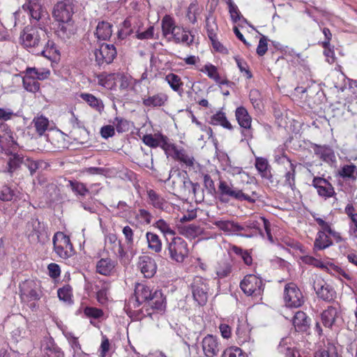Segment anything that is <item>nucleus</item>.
Returning a JSON list of instances; mask_svg holds the SVG:
<instances>
[{
	"instance_id": "obj_57",
	"label": "nucleus",
	"mask_w": 357,
	"mask_h": 357,
	"mask_svg": "<svg viewBox=\"0 0 357 357\" xmlns=\"http://www.w3.org/2000/svg\"><path fill=\"white\" fill-rule=\"evenodd\" d=\"M331 274L334 275L335 277L338 278L340 280H347V281L351 282L352 280V277L347 273L344 270L341 268L333 264H330L328 269L327 271Z\"/></svg>"
},
{
	"instance_id": "obj_61",
	"label": "nucleus",
	"mask_w": 357,
	"mask_h": 357,
	"mask_svg": "<svg viewBox=\"0 0 357 357\" xmlns=\"http://www.w3.org/2000/svg\"><path fill=\"white\" fill-rule=\"evenodd\" d=\"M122 233L125 237L126 243L128 246V250L132 253V248L134 247V231L128 225L123 227Z\"/></svg>"
},
{
	"instance_id": "obj_29",
	"label": "nucleus",
	"mask_w": 357,
	"mask_h": 357,
	"mask_svg": "<svg viewBox=\"0 0 357 357\" xmlns=\"http://www.w3.org/2000/svg\"><path fill=\"white\" fill-rule=\"evenodd\" d=\"M278 349L285 357H300L299 353L294 349V346L290 337L282 338L280 342Z\"/></svg>"
},
{
	"instance_id": "obj_17",
	"label": "nucleus",
	"mask_w": 357,
	"mask_h": 357,
	"mask_svg": "<svg viewBox=\"0 0 357 357\" xmlns=\"http://www.w3.org/2000/svg\"><path fill=\"white\" fill-rule=\"evenodd\" d=\"M218 188L222 195H226L241 201L254 202L249 195L244 194L241 190L234 188L231 184L225 181H220Z\"/></svg>"
},
{
	"instance_id": "obj_31",
	"label": "nucleus",
	"mask_w": 357,
	"mask_h": 357,
	"mask_svg": "<svg viewBox=\"0 0 357 357\" xmlns=\"http://www.w3.org/2000/svg\"><path fill=\"white\" fill-rule=\"evenodd\" d=\"M39 54L48 59L50 61H56L59 59V51L52 40H47L44 47L40 45Z\"/></svg>"
},
{
	"instance_id": "obj_40",
	"label": "nucleus",
	"mask_w": 357,
	"mask_h": 357,
	"mask_svg": "<svg viewBox=\"0 0 357 357\" xmlns=\"http://www.w3.org/2000/svg\"><path fill=\"white\" fill-rule=\"evenodd\" d=\"M112 24L107 22L102 21L98 22L95 33L97 38L102 40L109 39L112 33Z\"/></svg>"
},
{
	"instance_id": "obj_15",
	"label": "nucleus",
	"mask_w": 357,
	"mask_h": 357,
	"mask_svg": "<svg viewBox=\"0 0 357 357\" xmlns=\"http://www.w3.org/2000/svg\"><path fill=\"white\" fill-rule=\"evenodd\" d=\"M235 116L239 126L244 129L242 131V135L244 136L245 139L248 140L251 139L252 132L250 128L252 118L248 110L244 107H238L236 109Z\"/></svg>"
},
{
	"instance_id": "obj_45",
	"label": "nucleus",
	"mask_w": 357,
	"mask_h": 357,
	"mask_svg": "<svg viewBox=\"0 0 357 357\" xmlns=\"http://www.w3.org/2000/svg\"><path fill=\"white\" fill-rule=\"evenodd\" d=\"M32 123L33 124L37 134L39 136H43L48 128L49 120L45 116L41 115L35 117L32 121Z\"/></svg>"
},
{
	"instance_id": "obj_62",
	"label": "nucleus",
	"mask_w": 357,
	"mask_h": 357,
	"mask_svg": "<svg viewBox=\"0 0 357 357\" xmlns=\"http://www.w3.org/2000/svg\"><path fill=\"white\" fill-rule=\"evenodd\" d=\"M201 10L197 2H192L188 8L187 17L189 21L195 24L197 22V17L200 14Z\"/></svg>"
},
{
	"instance_id": "obj_22",
	"label": "nucleus",
	"mask_w": 357,
	"mask_h": 357,
	"mask_svg": "<svg viewBox=\"0 0 357 357\" xmlns=\"http://www.w3.org/2000/svg\"><path fill=\"white\" fill-rule=\"evenodd\" d=\"M337 176L344 182L355 183L357 181V166L351 162L344 164L340 167Z\"/></svg>"
},
{
	"instance_id": "obj_46",
	"label": "nucleus",
	"mask_w": 357,
	"mask_h": 357,
	"mask_svg": "<svg viewBox=\"0 0 357 357\" xmlns=\"http://www.w3.org/2000/svg\"><path fill=\"white\" fill-rule=\"evenodd\" d=\"M23 86L29 92L36 93L40 89L39 82L29 73L26 74L23 77Z\"/></svg>"
},
{
	"instance_id": "obj_48",
	"label": "nucleus",
	"mask_w": 357,
	"mask_h": 357,
	"mask_svg": "<svg viewBox=\"0 0 357 357\" xmlns=\"http://www.w3.org/2000/svg\"><path fill=\"white\" fill-rule=\"evenodd\" d=\"M284 160H287V162L289 165V169L286 172L284 175V185L291 188L292 190L295 187V168L296 165H294L291 160L286 156L282 158Z\"/></svg>"
},
{
	"instance_id": "obj_19",
	"label": "nucleus",
	"mask_w": 357,
	"mask_h": 357,
	"mask_svg": "<svg viewBox=\"0 0 357 357\" xmlns=\"http://www.w3.org/2000/svg\"><path fill=\"white\" fill-rule=\"evenodd\" d=\"M312 185L317 189L318 195L325 199L332 197L335 194L332 184L321 177H314Z\"/></svg>"
},
{
	"instance_id": "obj_50",
	"label": "nucleus",
	"mask_w": 357,
	"mask_h": 357,
	"mask_svg": "<svg viewBox=\"0 0 357 357\" xmlns=\"http://www.w3.org/2000/svg\"><path fill=\"white\" fill-rule=\"evenodd\" d=\"M41 229L40 222L37 218H31L26 225L25 233L29 236H36L38 237Z\"/></svg>"
},
{
	"instance_id": "obj_42",
	"label": "nucleus",
	"mask_w": 357,
	"mask_h": 357,
	"mask_svg": "<svg viewBox=\"0 0 357 357\" xmlns=\"http://www.w3.org/2000/svg\"><path fill=\"white\" fill-rule=\"evenodd\" d=\"M161 26L162 35L167 39L174 33V30L178 27V26L176 25L174 20L167 15L162 18Z\"/></svg>"
},
{
	"instance_id": "obj_53",
	"label": "nucleus",
	"mask_w": 357,
	"mask_h": 357,
	"mask_svg": "<svg viewBox=\"0 0 357 357\" xmlns=\"http://www.w3.org/2000/svg\"><path fill=\"white\" fill-rule=\"evenodd\" d=\"M68 187H69L76 195L84 197L89 192V189L84 183L75 180L68 181Z\"/></svg>"
},
{
	"instance_id": "obj_16",
	"label": "nucleus",
	"mask_w": 357,
	"mask_h": 357,
	"mask_svg": "<svg viewBox=\"0 0 357 357\" xmlns=\"http://www.w3.org/2000/svg\"><path fill=\"white\" fill-rule=\"evenodd\" d=\"M314 289L317 296L325 301L329 302L335 298V289L323 280L317 279L314 281Z\"/></svg>"
},
{
	"instance_id": "obj_32",
	"label": "nucleus",
	"mask_w": 357,
	"mask_h": 357,
	"mask_svg": "<svg viewBox=\"0 0 357 357\" xmlns=\"http://www.w3.org/2000/svg\"><path fill=\"white\" fill-rule=\"evenodd\" d=\"M255 166L262 178L268 180L272 178L271 167L266 158L256 157Z\"/></svg>"
},
{
	"instance_id": "obj_60",
	"label": "nucleus",
	"mask_w": 357,
	"mask_h": 357,
	"mask_svg": "<svg viewBox=\"0 0 357 357\" xmlns=\"http://www.w3.org/2000/svg\"><path fill=\"white\" fill-rule=\"evenodd\" d=\"M45 354L48 357H63V353L61 349L54 342H50L44 348Z\"/></svg>"
},
{
	"instance_id": "obj_8",
	"label": "nucleus",
	"mask_w": 357,
	"mask_h": 357,
	"mask_svg": "<svg viewBox=\"0 0 357 357\" xmlns=\"http://www.w3.org/2000/svg\"><path fill=\"white\" fill-rule=\"evenodd\" d=\"M284 300L289 307H298L304 303L303 296L296 284L290 282L285 285Z\"/></svg>"
},
{
	"instance_id": "obj_23",
	"label": "nucleus",
	"mask_w": 357,
	"mask_h": 357,
	"mask_svg": "<svg viewBox=\"0 0 357 357\" xmlns=\"http://www.w3.org/2000/svg\"><path fill=\"white\" fill-rule=\"evenodd\" d=\"M168 96L164 92L149 95L142 98V104L146 107L155 108L165 105Z\"/></svg>"
},
{
	"instance_id": "obj_34",
	"label": "nucleus",
	"mask_w": 357,
	"mask_h": 357,
	"mask_svg": "<svg viewBox=\"0 0 357 357\" xmlns=\"http://www.w3.org/2000/svg\"><path fill=\"white\" fill-rule=\"evenodd\" d=\"M62 333L68 340V342L73 351V356H79L83 354L81 345L79 342L78 337H75L74 333L69 331L66 327L61 328Z\"/></svg>"
},
{
	"instance_id": "obj_54",
	"label": "nucleus",
	"mask_w": 357,
	"mask_h": 357,
	"mask_svg": "<svg viewBox=\"0 0 357 357\" xmlns=\"http://www.w3.org/2000/svg\"><path fill=\"white\" fill-rule=\"evenodd\" d=\"M165 80L168 83L170 88L174 91L180 92L183 86V82L178 75L174 73H169L165 76Z\"/></svg>"
},
{
	"instance_id": "obj_37",
	"label": "nucleus",
	"mask_w": 357,
	"mask_h": 357,
	"mask_svg": "<svg viewBox=\"0 0 357 357\" xmlns=\"http://www.w3.org/2000/svg\"><path fill=\"white\" fill-rule=\"evenodd\" d=\"M326 233L327 231L322 229L317 232L314 243L315 250H324L333 245L332 240Z\"/></svg>"
},
{
	"instance_id": "obj_11",
	"label": "nucleus",
	"mask_w": 357,
	"mask_h": 357,
	"mask_svg": "<svg viewBox=\"0 0 357 357\" xmlns=\"http://www.w3.org/2000/svg\"><path fill=\"white\" fill-rule=\"evenodd\" d=\"M95 59L98 66L111 63L116 55V50L113 45L102 43L94 52Z\"/></svg>"
},
{
	"instance_id": "obj_44",
	"label": "nucleus",
	"mask_w": 357,
	"mask_h": 357,
	"mask_svg": "<svg viewBox=\"0 0 357 357\" xmlns=\"http://www.w3.org/2000/svg\"><path fill=\"white\" fill-rule=\"evenodd\" d=\"M206 29L208 36L211 40H215L218 29L216 19L212 13H209L206 19Z\"/></svg>"
},
{
	"instance_id": "obj_33",
	"label": "nucleus",
	"mask_w": 357,
	"mask_h": 357,
	"mask_svg": "<svg viewBox=\"0 0 357 357\" xmlns=\"http://www.w3.org/2000/svg\"><path fill=\"white\" fill-rule=\"evenodd\" d=\"M8 157L7 167L6 172L12 174L23 165L24 157L18 153H13L12 151L6 153Z\"/></svg>"
},
{
	"instance_id": "obj_18",
	"label": "nucleus",
	"mask_w": 357,
	"mask_h": 357,
	"mask_svg": "<svg viewBox=\"0 0 357 357\" xmlns=\"http://www.w3.org/2000/svg\"><path fill=\"white\" fill-rule=\"evenodd\" d=\"M143 142L146 145L152 148L161 147L165 154L169 151V147L172 144L169 139L161 134L155 135H146L143 137Z\"/></svg>"
},
{
	"instance_id": "obj_51",
	"label": "nucleus",
	"mask_w": 357,
	"mask_h": 357,
	"mask_svg": "<svg viewBox=\"0 0 357 357\" xmlns=\"http://www.w3.org/2000/svg\"><path fill=\"white\" fill-rule=\"evenodd\" d=\"M314 357H338L335 344L333 342H328L324 349L315 353Z\"/></svg>"
},
{
	"instance_id": "obj_55",
	"label": "nucleus",
	"mask_w": 357,
	"mask_h": 357,
	"mask_svg": "<svg viewBox=\"0 0 357 357\" xmlns=\"http://www.w3.org/2000/svg\"><path fill=\"white\" fill-rule=\"evenodd\" d=\"M26 70L36 80H45L50 75V70L47 68H27Z\"/></svg>"
},
{
	"instance_id": "obj_35",
	"label": "nucleus",
	"mask_w": 357,
	"mask_h": 357,
	"mask_svg": "<svg viewBox=\"0 0 357 357\" xmlns=\"http://www.w3.org/2000/svg\"><path fill=\"white\" fill-rule=\"evenodd\" d=\"M293 325L298 331H306L310 325V319L302 311H298L293 317Z\"/></svg>"
},
{
	"instance_id": "obj_64",
	"label": "nucleus",
	"mask_w": 357,
	"mask_h": 357,
	"mask_svg": "<svg viewBox=\"0 0 357 357\" xmlns=\"http://www.w3.org/2000/svg\"><path fill=\"white\" fill-rule=\"evenodd\" d=\"M222 357H247L245 352L237 347L227 348L222 353Z\"/></svg>"
},
{
	"instance_id": "obj_14",
	"label": "nucleus",
	"mask_w": 357,
	"mask_h": 357,
	"mask_svg": "<svg viewBox=\"0 0 357 357\" xmlns=\"http://www.w3.org/2000/svg\"><path fill=\"white\" fill-rule=\"evenodd\" d=\"M201 347L204 357H215L222 348L218 337L213 335H207L202 340Z\"/></svg>"
},
{
	"instance_id": "obj_2",
	"label": "nucleus",
	"mask_w": 357,
	"mask_h": 357,
	"mask_svg": "<svg viewBox=\"0 0 357 357\" xmlns=\"http://www.w3.org/2000/svg\"><path fill=\"white\" fill-rule=\"evenodd\" d=\"M165 253L171 260L179 264L183 263L189 255L188 243L181 237H173L167 243Z\"/></svg>"
},
{
	"instance_id": "obj_59",
	"label": "nucleus",
	"mask_w": 357,
	"mask_h": 357,
	"mask_svg": "<svg viewBox=\"0 0 357 357\" xmlns=\"http://www.w3.org/2000/svg\"><path fill=\"white\" fill-rule=\"evenodd\" d=\"M199 232L200 227L194 224L185 225L180 228V233L188 238H195Z\"/></svg>"
},
{
	"instance_id": "obj_36",
	"label": "nucleus",
	"mask_w": 357,
	"mask_h": 357,
	"mask_svg": "<svg viewBox=\"0 0 357 357\" xmlns=\"http://www.w3.org/2000/svg\"><path fill=\"white\" fill-rule=\"evenodd\" d=\"M338 310L333 306H329L321 314L323 325L327 328H331L337 317Z\"/></svg>"
},
{
	"instance_id": "obj_5",
	"label": "nucleus",
	"mask_w": 357,
	"mask_h": 357,
	"mask_svg": "<svg viewBox=\"0 0 357 357\" xmlns=\"http://www.w3.org/2000/svg\"><path fill=\"white\" fill-rule=\"evenodd\" d=\"M22 8L27 13L32 24L46 20L48 17L42 0H25Z\"/></svg>"
},
{
	"instance_id": "obj_47",
	"label": "nucleus",
	"mask_w": 357,
	"mask_h": 357,
	"mask_svg": "<svg viewBox=\"0 0 357 357\" xmlns=\"http://www.w3.org/2000/svg\"><path fill=\"white\" fill-rule=\"evenodd\" d=\"M314 218L317 223L321 227V228L326 231L329 235L333 237L337 243H340L343 241L341 234L339 232L333 229L331 227V225L328 222H326L321 218H316L314 216Z\"/></svg>"
},
{
	"instance_id": "obj_28",
	"label": "nucleus",
	"mask_w": 357,
	"mask_h": 357,
	"mask_svg": "<svg viewBox=\"0 0 357 357\" xmlns=\"http://www.w3.org/2000/svg\"><path fill=\"white\" fill-rule=\"evenodd\" d=\"M20 292L22 297L26 296L31 301L40 298L39 290L36 284L33 281H26L20 287Z\"/></svg>"
},
{
	"instance_id": "obj_49",
	"label": "nucleus",
	"mask_w": 357,
	"mask_h": 357,
	"mask_svg": "<svg viewBox=\"0 0 357 357\" xmlns=\"http://www.w3.org/2000/svg\"><path fill=\"white\" fill-rule=\"evenodd\" d=\"M211 123L215 126H221L225 128L231 130L232 126L227 120L224 112L219 111L211 117Z\"/></svg>"
},
{
	"instance_id": "obj_1",
	"label": "nucleus",
	"mask_w": 357,
	"mask_h": 357,
	"mask_svg": "<svg viewBox=\"0 0 357 357\" xmlns=\"http://www.w3.org/2000/svg\"><path fill=\"white\" fill-rule=\"evenodd\" d=\"M153 294L148 286L138 283L135 286L134 295L126 303L124 310L127 314L136 319H142L144 314L145 303H148Z\"/></svg>"
},
{
	"instance_id": "obj_4",
	"label": "nucleus",
	"mask_w": 357,
	"mask_h": 357,
	"mask_svg": "<svg viewBox=\"0 0 357 357\" xmlns=\"http://www.w3.org/2000/svg\"><path fill=\"white\" fill-rule=\"evenodd\" d=\"M264 285L261 278L252 274L245 275L240 283L241 289L244 294L258 301L261 298Z\"/></svg>"
},
{
	"instance_id": "obj_6",
	"label": "nucleus",
	"mask_w": 357,
	"mask_h": 357,
	"mask_svg": "<svg viewBox=\"0 0 357 357\" xmlns=\"http://www.w3.org/2000/svg\"><path fill=\"white\" fill-rule=\"evenodd\" d=\"M54 250L62 259H68L73 255V245L68 236L63 232H56L53 237Z\"/></svg>"
},
{
	"instance_id": "obj_38",
	"label": "nucleus",
	"mask_w": 357,
	"mask_h": 357,
	"mask_svg": "<svg viewBox=\"0 0 357 357\" xmlns=\"http://www.w3.org/2000/svg\"><path fill=\"white\" fill-rule=\"evenodd\" d=\"M214 225L225 232L233 233L244 230V227L238 223L230 220H215L213 222Z\"/></svg>"
},
{
	"instance_id": "obj_20",
	"label": "nucleus",
	"mask_w": 357,
	"mask_h": 357,
	"mask_svg": "<svg viewBox=\"0 0 357 357\" xmlns=\"http://www.w3.org/2000/svg\"><path fill=\"white\" fill-rule=\"evenodd\" d=\"M137 267L146 278L153 277L157 270V265L154 259L149 255H142L139 257Z\"/></svg>"
},
{
	"instance_id": "obj_58",
	"label": "nucleus",
	"mask_w": 357,
	"mask_h": 357,
	"mask_svg": "<svg viewBox=\"0 0 357 357\" xmlns=\"http://www.w3.org/2000/svg\"><path fill=\"white\" fill-rule=\"evenodd\" d=\"M228 6L231 19L234 22L239 21L247 23L246 19L241 15L238 6L231 0H229Z\"/></svg>"
},
{
	"instance_id": "obj_63",
	"label": "nucleus",
	"mask_w": 357,
	"mask_h": 357,
	"mask_svg": "<svg viewBox=\"0 0 357 357\" xmlns=\"http://www.w3.org/2000/svg\"><path fill=\"white\" fill-rule=\"evenodd\" d=\"M84 314L87 318L91 319H100L104 315V312L101 309L88 306L84 308Z\"/></svg>"
},
{
	"instance_id": "obj_7",
	"label": "nucleus",
	"mask_w": 357,
	"mask_h": 357,
	"mask_svg": "<svg viewBox=\"0 0 357 357\" xmlns=\"http://www.w3.org/2000/svg\"><path fill=\"white\" fill-rule=\"evenodd\" d=\"M74 13V3L73 0H65L57 2L52 11L53 17L56 20L62 23L68 22Z\"/></svg>"
},
{
	"instance_id": "obj_27",
	"label": "nucleus",
	"mask_w": 357,
	"mask_h": 357,
	"mask_svg": "<svg viewBox=\"0 0 357 357\" xmlns=\"http://www.w3.org/2000/svg\"><path fill=\"white\" fill-rule=\"evenodd\" d=\"M17 146L18 144L14 139L13 135L11 131L9 130L0 134V147L5 153L12 151H15Z\"/></svg>"
},
{
	"instance_id": "obj_39",
	"label": "nucleus",
	"mask_w": 357,
	"mask_h": 357,
	"mask_svg": "<svg viewBox=\"0 0 357 357\" xmlns=\"http://www.w3.org/2000/svg\"><path fill=\"white\" fill-rule=\"evenodd\" d=\"M149 203L155 208L162 211L167 208V202L153 190H149L147 192Z\"/></svg>"
},
{
	"instance_id": "obj_24",
	"label": "nucleus",
	"mask_w": 357,
	"mask_h": 357,
	"mask_svg": "<svg viewBox=\"0 0 357 357\" xmlns=\"http://www.w3.org/2000/svg\"><path fill=\"white\" fill-rule=\"evenodd\" d=\"M247 227L254 229L255 230V234H259L262 237H264V233L261 228V227H263L268 241L271 243H273V238L271 233L270 223L265 218L260 217L259 220L248 222Z\"/></svg>"
},
{
	"instance_id": "obj_41",
	"label": "nucleus",
	"mask_w": 357,
	"mask_h": 357,
	"mask_svg": "<svg viewBox=\"0 0 357 357\" xmlns=\"http://www.w3.org/2000/svg\"><path fill=\"white\" fill-rule=\"evenodd\" d=\"M80 98L84 100L91 108L101 113L104 109L102 101L91 93H82Z\"/></svg>"
},
{
	"instance_id": "obj_9",
	"label": "nucleus",
	"mask_w": 357,
	"mask_h": 357,
	"mask_svg": "<svg viewBox=\"0 0 357 357\" xmlns=\"http://www.w3.org/2000/svg\"><path fill=\"white\" fill-rule=\"evenodd\" d=\"M167 157H171L174 160L178 161L183 167L189 169H193L195 164V160L192 154L188 153L184 149L178 148L174 144H171L169 151L167 153Z\"/></svg>"
},
{
	"instance_id": "obj_30",
	"label": "nucleus",
	"mask_w": 357,
	"mask_h": 357,
	"mask_svg": "<svg viewBox=\"0 0 357 357\" xmlns=\"http://www.w3.org/2000/svg\"><path fill=\"white\" fill-rule=\"evenodd\" d=\"M116 261L111 258H102L96 264V271L102 275H109L114 270Z\"/></svg>"
},
{
	"instance_id": "obj_3",
	"label": "nucleus",
	"mask_w": 357,
	"mask_h": 357,
	"mask_svg": "<svg viewBox=\"0 0 357 357\" xmlns=\"http://www.w3.org/2000/svg\"><path fill=\"white\" fill-rule=\"evenodd\" d=\"M46 33L42 29L25 28L21 36L22 45L34 54H39L42 38L45 40Z\"/></svg>"
},
{
	"instance_id": "obj_56",
	"label": "nucleus",
	"mask_w": 357,
	"mask_h": 357,
	"mask_svg": "<svg viewBox=\"0 0 357 357\" xmlns=\"http://www.w3.org/2000/svg\"><path fill=\"white\" fill-rule=\"evenodd\" d=\"M151 213L146 209L140 208L135 214V220L139 225H147L151 222Z\"/></svg>"
},
{
	"instance_id": "obj_52",
	"label": "nucleus",
	"mask_w": 357,
	"mask_h": 357,
	"mask_svg": "<svg viewBox=\"0 0 357 357\" xmlns=\"http://www.w3.org/2000/svg\"><path fill=\"white\" fill-rule=\"evenodd\" d=\"M116 255L121 263L123 265H126L129 264L131 259L135 255L134 247L132 248V253H131V252L128 250V245L126 250H125L123 245L119 243Z\"/></svg>"
},
{
	"instance_id": "obj_21",
	"label": "nucleus",
	"mask_w": 357,
	"mask_h": 357,
	"mask_svg": "<svg viewBox=\"0 0 357 357\" xmlns=\"http://www.w3.org/2000/svg\"><path fill=\"white\" fill-rule=\"evenodd\" d=\"M236 333L237 336V342L240 345L244 346L245 348L248 349H253L254 340L250 336V329L247 324L244 323L238 325L236 328Z\"/></svg>"
},
{
	"instance_id": "obj_13",
	"label": "nucleus",
	"mask_w": 357,
	"mask_h": 357,
	"mask_svg": "<svg viewBox=\"0 0 357 357\" xmlns=\"http://www.w3.org/2000/svg\"><path fill=\"white\" fill-rule=\"evenodd\" d=\"M208 285L206 280L196 276L192 283V291L194 299L199 304L204 305L207 301Z\"/></svg>"
},
{
	"instance_id": "obj_25",
	"label": "nucleus",
	"mask_w": 357,
	"mask_h": 357,
	"mask_svg": "<svg viewBox=\"0 0 357 357\" xmlns=\"http://www.w3.org/2000/svg\"><path fill=\"white\" fill-rule=\"evenodd\" d=\"M193 40L194 36L190 32L179 26L174 30V33L168 38L169 41H174L176 43H183L186 45H191Z\"/></svg>"
},
{
	"instance_id": "obj_12",
	"label": "nucleus",
	"mask_w": 357,
	"mask_h": 357,
	"mask_svg": "<svg viewBox=\"0 0 357 357\" xmlns=\"http://www.w3.org/2000/svg\"><path fill=\"white\" fill-rule=\"evenodd\" d=\"M166 307L165 298L160 290H155L148 303H145L144 314L151 316L153 312H162Z\"/></svg>"
},
{
	"instance_id": "obj_43",
	"label": "nucleus",
	"mask_w": 357,
	"mask_h": 357,
	"mask_svg": "<svg viewBox=\"0 0 357 357\" xmlns=\"http://www.w3.org/2000/svg\"><path fill=\"white\" fill-rule=\"evenodd\" d=\"M146 238L148 243V248L155 252H160L162 250V241L159 236L154 233L148 231L146 234Z\"/></svg>"
},
{
	"instance_id": "obj_26",
	"label": "nucleus",
	"mask_w": 357,
	"mask_h": 357,
	"mask_svg": "<svg viewBox=\"0 0 357 357\" xmlns=\"http://www.w3.org/2000/svg\"><path fill=\"white\" fill-rule=\"evenodd\" d=\"M313 149L314 154L324 162L329 165H333L336 162L334 151L329 146L315 144Z\"/></svg>"
},
{
	"instance_id": "obj_10",
	"label": "nucleus",
	"mask_w": 357,
	"mask_h": 357,
	"mask_svg": "<svg viewBox=\"0 0 357 357\" xmlns=\"http://www.w3.org/2000/svg\"><path fill=\"white\" fill-rule=\"evenodd\" d=\"M171 178L174 189H178L181 192L188 195L193 183L189 179L186 172H181L178 169L171 170L167 180Z\"/></svg>"
}]
</instances>
